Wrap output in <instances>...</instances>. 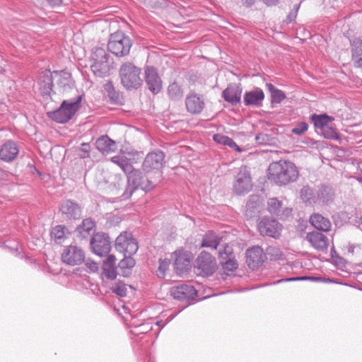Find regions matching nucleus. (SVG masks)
Instances as JSON below:
<instances>
[{
    "label": "nucleus",
    "mask_w": 362,
    "mask_h": 362,
    "mask_svg": "<svg viewBox=\"0 0 362 362\" xmlns=\"http://www.w3.org/2000/svg\"><path fill=\"white\" fill-rule=\"evenodd\" d=\"M78 150L80 158H87L90 157V146L88 143H82Z\"/></svg>",
    "instance_id": "48"
},
{
    "label": "nucleus",
    "mask_w": 362,
    "mask_h": 362,
    "mask_svg": "<svg viewBox=\"0 0 362 362\" xmlns=\"http://www.w3.org/2000/svg\"><path fill=\"white\" fill-rule=\"evenodd\" d=\"M4 171L0 168V178L2 177Z\"/></svg>",
    "instance_id": "61"
},
{
    "label": "nucleus",
    "mask_w": 362,
    "mask_h": 362,
    "mask_svg": "<svg viewBox=\"0 0 362 362\" xmlns=\"http://www.w3.org/2000/svg\"><path fill=\"white\" fill-rule=\"evenodd\" d=\"M213 139L214 141L219 144L229 146L232 148H235L238 152L241 151L240 148L237 144L229 136H225L221 134H216L214 135Z\"/></svg>",
    "instance_id": "38"
},
{
    "label": "nucleus",
    "mask_w": 362,
    "mask_h": 362,
    "mask_svg": "<svg viewBox=\"0 0 362 362\" xmlns=\"http://www.w3.org/2000/svg\"><path fill=\"white\" fill-rule=\"evenodd\" d=\"M65 230L66 228L61 225L56 226L53 228L51 235L57 243L61 244L64 241L65 238Z\"/></svg>",
    "instance_id": "42"
},
{
    "label": "nucleus",
    "mask_w": 362,
    "mask_h": 362,
    "mask_svg": "<svg viewBox=\"0 0 362 362\" xmlns=\"http://www.w3.org/2000/svg\"><path fill=\"white\" fill-rule=\"evenodd\" d=\"M52 6H58L62 4V0H47Z\"/></svg>",
    "instance_id": "56"
},
{
    "label": "nucleus",
    "mask_w": 362,
    "mask_h": 362,
    "mask_svg": "<svg viewBox=\"0 0 362 362\" xmlns=\"http://www.w3.org/2000/svg\"><path fill=\"white\" fill-rule=\"evenodd\" d=\"M216 262L215 258L209 252L202 251L196 259L194 272L200 276H209L216 271Z\"/></svg>",
    "instance_id": "8"
},
{
    "label": "nucleus",
    "mask_w": 362,
    "mask_h": 362,
    "mask_svg": "<svg viewBox=\"0 0 362 362\" xmlns=\"http://www.w3.org/2000/svg\"><path fill=\"white\" fill-rule=\"evenodd\" d=\"M83 95L64 100L60 106L55 110L47 112V117L59 124H66L75 115L81 107Z\"/></svg>",
    "instance_id": "2"
},
{
    "label": "nucleus",
    "mask_w": 362,
    "mask_h": 362,
    "mask_svg": "<svg viewBox=\"0 0 362 362\" xmlns=\"http://www.w3.org/2000/svg\"><path fill=\"white\" fill-rule=\"evenodd\" d=\"M116 258L114 255H108L107 259L103 262V265L115 266Z\"/></svg>",
    "instance_id": "51"
},
{
    "label": "nucleus",
    "mask_w": 362,
    "mask_h": 362,
    "mask_svg": "<svg viewBox=\"0 0 362 362\" xmlns=\"http://www.w3.org/2000/svg\"><path fill=\"white\" fill-rule=\"evenodd\" d=\"M59 211L66 219L78 220L81 217L82 208L76 202L71 199H65L62 202Z\"/></svg>",
    "instance_id": "14"
},
{
    "label": "nucleus",
    "mask_w": 362,
    "mask_h": 362,
    "mask_svg": "<svg viewBox=\"0 0 362 362\" xmlns=\"http://www.w3.org/2000/svg\"><path fill=\"white\" fill-rule=\"evenodd\" d=\"M264 257L269 258L270 260H278L282 258L283 253L281 250L275 246H269L264 252Z\"/></svg>",
    "instance_id": "41"
},
{
    "label": "nucleus",
    "mask_w": 362,
    "mask_h": 362,
    "mask_svg": "<svg viewBox=\"0 0 362 362\" xmlns=\"http://www.w3.org/2000/svg\"><path fill=\"white\" fill-rule=\"evenodd\" d=\"M128 288H132V286L120 281L115 282L110 288L112 293L120 297L127 296Z\"/></svg>",
    "instance_id": "40"
},
{
    "label": "nucleus",
    "mask_w": 362,
    "mask_h": 362,
    "mask_svg": "<svg viewBox=\"0 0 362 362\" xmlns=\"http://www.w3.org/2000/svg\"><path fill=\"white\" fill-rule=\"evenodd\" d=\"M317 189L306 185H303L300 190V197L302 201L308 206H315L316 204Z\"/></svg>",
    "instance_id": "29"
},
{
    "label": "nucleus",
    "mask_w": 362,
    "mask_h": 362,
    "mask_svg": "<svg viewBox=\"0 0 362 362\" xmlns=\"http://www.w3.org/2000/svg\"><path fill=\"white\" fill-rule=\"evenodd\" d=\"M144 75L145 82L149 90H160L163 82L156 67L153 66H146Z\"/></svg>",
    "instance_id": "17"
},
{
    "label": "nucleus",
    "mask_w": 362,
    "mask_h": 362,
    "mask_svg": "<svg viewBox=\"0 0 362 362\" xmlns=\"http://www.w3.org/2000/svg\"><path fill=\"white\" fill-rule=\"evenodd\" d=\"M108 95L115 104L119 103V92H108Z\"/></svg>",
    "instance_id": "53"
},
{
    "label": "nucleus",
    "mask_w": 362,
    "mask_h": 362,
    "mask_svg": "<svg viewBox=\"0 0 362 362\" xmlns=\"http://www.w3.org/2000/svg\"><path fill=\"white\" fill-rule=\"evenodd\" d=\"M310 222L316 229L325 232L329 231L332 226L329 218L320 214H315L310 216Z\"/></svg>",
    "instance_id": "28"
},
{
    "label": "nucleus",
    "mask_w": 362,
    "mask_h": 362,
    "mask_svg": "<svg viewBox=\"0 0 362 362\" xmlns=\"http://www.w3.org/2000/svg\"><path fill=\"white\" fill-rule=\"evenodd\" d=\"M306 240L317 250L323 251L327 248L328 238L321 233L317 231L308 233L306 235Z\"/></svg>",
    "instance_id": "23"
},
{
    "label": "nucleus",
    "mask_w": 362,
    "mask_h": 362,
    "mask_svg": "<svg viewBox=\"0 0 362 362\" xmlns=\"http://www.w3.org/2000/svg\"><path fill=\"white\" fill-rule=\"evenodd\" d=\"M255 139L259 144H266L268 139L267 135L264 134H259L256 136Z\"/></svg>",
    "instance_id": "52"
},
{
    "label": "nucleus",
    "mask_w": 362,
    "mask_h": 362,
    "mask_svg": "<svg viewBox=\"0 0 362 362\" xmlns=\"http://www.w3.org/2000/svg\"><path fill=\"white\" fill-rule=\"evenodd\" d=\"M116 249L124 255H133L139 248L136 240L131 233H122L115 240Z\"/></svg>",
    "instance_id": "9"
},
{
    "label": "nucleus",
    "mask_w": 362,
    "mask_h": 362,
    "mask_svg": "<svg viewBox=\"0 0 362 362\" xmlns=\"http://www.w3.org/2000/svg\"><path fill=\"white\" fill-rule=\"evenodd\" d=\"M255 90L258 91V90H262L260 88H256Z\"/></svg>",
    "instance_id": "63"
},
{
    "label": "nucleus",
    "mask_w": 362,
    "mask_h": 362,
    "mask_svg": "<svg viewBox=\"0 0 362 362\" xmlns=\"http://www.w3.org/2000/svg\"><path fill=\"white\" fill-rule=\"evenodd\" d=\"M95 222L92 218H87L83 220L76 230L82 238H86L95 232Z\"/></svg>",
    "instance_id": "31"
},
{
    "label": "nucleus",
    "mask_w": 362,
    "mask_h": 362,
    "mask_svg": "<svg viewBox=\"0 0 362 362\" xmlns=\"http://www.w3.org/2000/svg\"><path fill=\"white\" fill-rule=\"evenodd\" d=\"M132 46L131 38L120 31L111 34L107 44L108 50L119 57L128 55Z\"/></svg>",
    "instance_id": "6"
},
{
    "label": "nucleus",
    "mask_w": 362,
    "mask_h": 362,
    "mask_svg": "<svg viewBox=\"0 0 362 362\" xmlns=\"http://www.w3.org/2000/svg\"><path fill=\"white\" fill-rule=\"evenodd\" d=\"M170 293L175 299L184 300L193 299L197 296V291L192 285L182 284L173 287Z\"/></svg>",
    "instance_id": "16"
},
{
    "label": "nucleus",
    "mask_w": 362,
    "mask_h": 362,
    "mask_svg": "<svg viewBox=\"0 0 362 362\" xmlns=\"http://www.w3.org/2000/svg\"><path fill=\"white\" fill-rule=\"evenodd\" d=\"M111 161L120 167V168L128 174L134 169L132 165L129 162L128 159L122 155H117L112 157Z\"/></svg>",
    "instance_id": "37"
},
{
    "label": "nucleus",
    "mask_w": 362,
    "mask_h": 362,
    "mask_svg": "<svg viewBox=\"0 0 362 362\" xmlns=\"http://www.w3.org/2000/svg\"><path fill=\"white\" fill-rule=\"evenodd\" d=\"M129 325L132 328L131 330L132 334L136 336L147 334L153 329V323L151 322H146L138 324L136 322V318L134 317H132Z\"/></svg>",
    "instance_id": "30"
},
{
    "label": "nucleus",
    "mask_w": 362,
    "mask_h": 362,
    "mask_svg": "<svg viewBox=\"0 0 362 362\" xmlns=\"http://www.w3.org/2000/svg\"><path fill=\"white\" fill-rule=\"evenodd\" d=\"M54 81H56L57 88L59 89L68 90L74 88V82L68 71H54Z\"/></svg>",
    "instance_id": "22"
},
{
    "label": "nucleus",
    "mask_w": 362,
    "mask_h": 362,
    "mask_svg": "<svg viewBox=\"0 0 362 362\" xmlns=\"http://www.w3.org/2000/svg\"><path fill=\"white\" fill-rule=\"evenodd\" d=\"M92 251L100 257L109 254L111 250V241L109 236L105 233H97L90 242Z\"/></svg>",
    "instance_id": "11"
},
{
    "label": "nucleus",
    "mask_w": 362,
    "mask_h": 362,
    "mask_svg": "<svg viewBox=\"0 0 362 362\" xmlns=\"http://www.w3.org/2000/svg\"><path fill=\"white\" fill-rule=\"evenodd\" d=\"M103 273L105 276L110 280H113L117 277V267L115 266L103 265Z\"/></svg>",
    "instance_id": "46"
},
{
    "label": "nucleus",
    "mask_w": 362,
    "mask_h": 362,
    "mask_svg": "<svg viewBox=\"0 0 362 362\" xmlns=\"http://www.w3.org/2000/svg\"><path fill=\"white\" fill-rule=\"evenodd\" d=\"M95 146L96 148L103 154H108L115 151L117 149L115 141L107 135L99 137L95 141Z\"/></svg>",
    "instance_id": "25"
},
{
    "label": "nucleus",
    "mask_w": 362,
    "mask_h": 362,
    "mask_svg": "<svg viewBox=\"0 0 362 362\" xmlns=\"http://www.w3.org/2000/svg\"><path fill=\"white\" fill-rule=\"evenodd\" d=\"M86 267L91 271V272H97L98 269V264L95 262H89L87 261L86 262Z\"/></svg>",
    "instance_id": "54"
},
{
    "label": "nucleus",
    "mask_w": 362,
    "mask_h": 362,
    "mask_svg": "<svg viewBox=\"0 0 362 362\" xmlns=\"http://www.w3.org/2000/svg\"><path fill=\"white\" fill-rule=\"evenodd\" d=\"M242 92H222L224 100L233 105H235L240 101Z\"/></svg>",
    "instance_id": "43"
},
{
    "label": "nucleus",
    "mask_w": 362,
    "mask_h": 362,
    "mask_svg": "<svg viewBox=\"0 0 362 362\" xmlns=\"http://www.w3.org/2000/svg\"><path fill=\"white\" fill-rule=\"evenodd\" d=\"M252 181L250 171L245 165L239 168L238 173L234 178L233 190L237 195H245L252 189Z\"/></svg>",
    "instance_id": "7"
},
{
    "label": "nucleus",
    "mask_w": 362,
    "mask_h": 362,
    "mask_svg": "<svg viewBox=\"0 0 362 362\" xmlns=\"http://www.w3.org/2000/svg\"><path fill=\"white\" fill-rule=\"evenodd\" d=\"M132 255H124V258L119 262L118 267L123 276H127L130 274V269L135 266V260Z\"/></svg>",
    "instance_id": "34"
},
{
    "label": "nucleus",
    "mask_w": 362,
    "mask_h": 362,
    "mask_svg": "<svg viewBox=\"0 0 362 362\" xmlns=\"http://www.w3.org/2000/svg\"><path fill=\"white\" fill-rule=\"evenodd\" d=\"M299 8H300V4H296L294 6L293 10L287 16V18H286L287 23H291V22L295 21V19L296 18Z\"/></svg>",
    "instance_id": "50"
},
{
    "label": "nucleus",
    "mask_w": 362,
    "mask_h": 362,
    "mask_svg": "<svg viewBox=\"0 0 362 362\" xmlns=\"http://www.w3.org/2000/svg\"><path fill=\"white\" fill-rule=\"evenodd\" d=\"M267 87L269 90H279V89L275 88L274 86L271 83H267Z\"/></svg>",
    "instance_id": "59"
},
{
    "label": "nucleus",
    "mask_w": 362,
    "mask_h": 362,
    "mask_svg": "<svg viewBox=\"0 0 362 362\" xmlns=\"http://www.w3.org/2000/svg\"><path fill=\"white\" fill-rule=\"evenodd\" d=\"M185 105L189 112L197 115L202 111L204 107V99L200 94L192 92L187 96Z\"/></svg>",
    "instance_id": "20"
},
{
    "label": "nucleus",
    "mask_w": 362,
    "mask_h": 362,
    "mask_svg": "<svg viewBox=\"0 0 362 362\" xmlns=\"http://www.w3.org/2000/svg\"><path fill=\"white\" fill-rule=\"evenodd\" d=\"M229 90V88L228 87V88H226L224 90H225V91H227V90Z\"/></svg>",
    "instance_id": "64"
},
{
    "label": "nucleus",
    "mask_w": 362,
    "mask_h": 362,
    "mask_svg": "<svg viewBox=\"0 0 362 362\" xmlns=\"http://www.w3.org/2000/svg\"><path fill=\"white\" fill-rule=\"evenodd\" d=\"M322 279L321 277H314V276H296V277H290V278H286V279H279L275 282H274V284H279L281 282H289V281H320Z\"/></svg>",
    "instance_id": "44"
},
{
    "label": "nucleus",
    "mask_w": 362,
    "mask_h": 362,
    "mask_svg": "<svg viewBox=\"0 0 362 362\" xmlns=\"http://www.w3.org/2000/svg\"><path fill=\"white\" fill-rule=\"evenodd\" d=\"M264 98V92H246L244 101L247 105H258Z\"/></svg>",
    "instance_id": "36"
},
{
    "label": "nucleus",
    "mask_w": 362,
    "mask_h": 362,
    "mask_svg": "<svg viewBox=\"0 0 362 362\" xmlns=\"http://www.w3.org/2000/svg\"><path fill=\"white\" fill-rule=\"evenodd\" d=\"M160 323H161V321H157V322H156V325L157 326H160Z\"/></svg>",
    "instance_id": "62"
},
{
    "label": "nucleus",
    "mask_w": 362,
    "mask_h": 362,
    "mask_svg": "<svg viewBox=\"0 0 362 362\" xmlns=\"http://www.w3.org/2000/svg\"><path fill=\"white\" fill-rule=\"evenodd\" d=\"M267 210L271 214L275 215L281 218H283L284 214L288 215L291 212V210L288 208H286L283 210L282 202L276 197L268 199Z\"/></svg>",
    "instance_id": "27"
},
{
    "label": "nucleus",
    "mask_w": 362,
    "mask_h": 362,
    "mask_svg": "<svg viewBox=\"0 0 362 362\" xmlns=\"http://www.w3.org/2000/svg\"><path fill=\"white\" fill-rule=\"evenodd\" d=\"M232 254L231 250L229 247H226L224 250H219L218 255L221 258L220 263L222 264L225 270L233 272L238 268V262L234 258L230 257Z\"/></svg>",
    "instance_id": "24"
},
{
    "label": "nucleus",
    "mask_w": 362,
    "mask_h": 362,
    "mask_svg": "<svg viewBox=\"0 0 362 362\" xmlns=\"http://www.w3.org/2000/svg\"><path fill=\"white\" fill-rule=\"evenodd\" d=\"M272 104L274 106L275 104L280 103L286 98L284 92H271Z\"/></svg>",
    "instance_id": "49"
},
{
    "label": "nucleus",
    "mask_w": 362,
    "mask_h": 362,
    "mask_svg": "<svg viewBox=\"0 0 362 362\" xmlns=\"http://www.w3.org/2000/svg\"><path fill=\"white\" fill-rule=\"evenodd\" d=\"M244 1L247 6H251L254 4V0H244Z\"/></svg>",
    "instance_id": "60"
},
{
    "label": "nucleus",
    "mask_w": 362,
    "mask_h": 362,
    "mask_svg": "<svg viewBox=\"0 0 362 362\" xmlns=\"http://www.w3.org/2000/svg\"><path fill=\"white\" fill-rule=\"evenodd\" d=\"M354 225L358 227L362 230V228L361 227L362 226V218L356 217L354 219Z\"/></svg>",
    "instance_id": "57"
},
{
    "label": "nucleus",
    "mask_w": 362,
    "mask_h": 362,
    "mask_svg": "<svg viewBox=\"0 0 362 362\" xmlns=\"http://www.w3.org/2000/svg\"><path fill=\"white\" fill-rule=\"evenodd\" d=\"M62 260L68 265H78L85 260V252L76 245H69L64 249Z\"/></svg>",
    "instance_id": "12"
},
{
    "label": "nucleus",
    "mask_w": 362,
    "mask_h": 362,
    "mask_svg": "<svg viewBox=\"0 0 362 362\" xmlns=\"http://www.w3.org/2000/svg\"><path fill=\"white\" fill-rule=\"evenodd\" d=\"M311 119L316 128L324 129L333 119L327 115H313Z\"/></svg>",
    "instance_id": "39"
},
{
    "label": "nucleus",
    "mask_w": 362,
    "mask_h": 362,
    "mask_svg": "<svg viewBox=\"0 0 362 362\" xmlns=\"http://www.w3.org/2000/svg\"><path fill=\"white\" fill-rule=\"evenodd\" d=\"M259 213V198L257 196H251L246 203L245 216L250 219L258 216Z\"/></svg>",
    "instance_id": "32"
},
{
    "label": "nucleus",
    "mask_w": 362,
    "mask_h": 362,
    "mask_svg": "<svg viewBox=\"0 0 362 362\" xmlns=\"http://www.w3.org/2000/svg\"><path fill=\"white\" fill-rule=\"evenodd\" d=\"M90 69L96 76L104 77L109 74L112 65V59L105 49L103 47H95L92 50L90 56Z\"/></svg>",
    "instance_id": "3"
},
{
    "label": "nucleus",
    "mask_w": 362,
    "mask_h": 362,
    "mask_svg": "<svg viewBox=\"0 0 362 362\" xmlns=\"http://www.w3.org/2000/svg\"><path fill=\"white\" fill-rule=\"evenodd\" d=\"M352 57L354 62L362 67V39H356L352 44Z\"/></svg>",
    "instance_id": "35"
},
{
    "label": "nucleus",
    "mask_w": 362,
    "mask_h": 362,
    "mask_svg": "<svg viewBox=\"0 0 362 362\" xmlns=\"http://www.w3.org/2000/svg\"><path fill=\"white\" fill-rule=\"evenodd\" d=\"M308 129V124L305 122H298L294 128L292 129V132L296 135H302Z\"/></svg>",
    "instance_id": "47"
},
{
    "label": "nucleus",
    "mask_w": 362,
    "mask_h": 362,
    "mask_svg": "<svg viewBox=\"0 0 362 362\" xmlns=\"http://www.w3.org/2000/svg\"><path fill=\"white\" fill-rule=\"evenodd\" d=\"M19 148L16 142L12 140L6 141L0 148V159L4 162H12L18 156Z\"/></svg>",
    "instance_id": "21"
},
{
    "label": "nucleus",
    "mask_w": 362,
    "mask_h": 362,
    "mask_svg": "<svg viewBox=\"0 0 362 362\" xmlns=\"http://www.w3.org/2000/svg\"><path fill=\"white\" fill-rule=\"evenodd\" d=\"M170 260L168 259H160L159 260V267L157 271V276L159 278H164L166 274V272L168 270L170 265Z\"/></svg>",
    "instance_id": "45"
},
{
    "label": "nucleus",
    "mask_w": 362,
    "mask_h": 362,
    "mask_svg": "<svg viewBox=\"0 0 362 362\" xmlns=\"http://www.w3.org/2000/svg\"><path fill=\"white\" fill-rule=\"evenodd\" d=\"M127 175V187L122 197L123 199H129L133 192L140 188L144 191H149L155 185L148 179H145L139 170L133 169Z\"/></svg>",
    "instance_id": "4"
},
{
    "label": "nucleus",
    "mask_w": 362,
    "mask_h": 362,
    "mask_svg": "<svg viewBox=\"0 0 362 362\" xmlns=\"http://www.w3.org/2000/svg\"><path fill=\"white\" fill-rule=\"evenodd\" d=\"M175 257L174 269L179 276L182 275L190 269L191 253L189 252L179 250L173 252Z\"/></svg>",
    "instance_id": "15"
},
{
    "label": "nucleus",
    "mask_w": 362,
    "mask_h": 362,
    "mask_svg": "<svg viewBox=\"0 0 362 362\" xmlns=\"http://www.w3.org/2000/svg\"><path fill=\"white\" fill-rule=\"evenodd\" d=\"M54 72L49 70L42 71L37 78V84L39 90H52L54 87Z\"/></svg>",
    "instance_id": "26"
},
{
    "label": "nucleus",
    "mask_w": 362,
    "mask_h": 362,
    "mask_svg": "<svg viewBox=\"0 0 362 362\" xmlns=\"http://www.w3.org/2000/svg\"><path fill=\"white\" fill-rule=\"evenodd\" d=\"M298 176L297 167L288 160H281L273 162L268 168L269 180L280 187L296 182Z\"/></svg>",
    "instance_id": "1"
},
{
    "label": "nucleus",
    "mask_w": 362,
    "mask_h": 362,
    "mask_svg": "<svg viewBox=\"0 0 362 362\" xmlns=\"http://www.w3.org/2000/svg\"><path fill=\"white\" fill-rule=\"evenodd\" d=\"M258 230L262 235L274 238L279 236L282 226L275 219L263 218L258 223Z\"/></svg>",
    "instance_id": "13"
},
{
    "label": "nucleus",
    "mask_w": 362,
    "mask_h": 362,
    "mask_svg": "<svg viewBox=\"0 0 362 362\" xmlns=\"http://www.w3.org/2000/svg\"><path fill=\"white\" fill-rule=\"evenodd\" d=\"M334 191L328 185H320L317 186L316 194V206H325L330 204L334 198Z\"/></svg>",
    "instance_id": "19"
},
{
    "label": "nucleus",
    "mask_w": 362,
    "mask_h": 362,
    "mask_svg": "<svg viewBox=\"0 0 362 362\" xmlns=\"http://www.w3.org/2000/svg\"><path fill=\"white\" fill-rule=\"evenodd\" d=\"M165 154L163 151L158 150L148 153L144 162L143 169L146 173L155 170L159 177L161 176V169L164 165Z\"/></svg>",
    "instance_id": "10"
},
{
    "label": "nucleus",
    "mask_w": 362,
    "mask_h": 362,
    "mask_svg": "<svg viewBox=\"0 0 362 362\" xmlns=\"http://www.w3.org/2000/svg\"><path fill=\"white\" fill-rule=\"evenodd\" d=\"M104 88H105V90H114L113 84H112V83L111 81L107 82L104 85Z\"/></svg>",
    "instance_id": "58"
},
{
    "label": "nucleus",
    "mask_w": 362,
    "mask_h": 362,
    "mask_svg": "<svg viewBox=\"0 0 362 362\" xmlns=\"http://www.w3.org/2000/svg\"><path fill=\"white\" fill-rule=\"evenodd\" d=\"M141 69L132 62L123 64L119 69L121 83L127 89H138L142 84Z\"/></svg>",
    "instance_id": "5"
},
{
    "label": "nucleus",
    "mask_w": 362,
    "mask_h": 362,
    "mask_svg": "<svg viewBox=\"0 0 362 362\" xmlns=\"http://www.w3.org/2000/svg\"><path fill=\"white\" fill-rule=\"evenodd\" d=\"M246 262L252 269L258 268L264 262V252L259 246H254L246 252Z\"/></svg>",
    "instance_id": "18"
},
{
    "label": "nucleus",
    "mask_w": 362,
    "mask_h": 362,
    "mask_svg": "<svg viewBox=\"0 0 362 362\" xmlns=\"http://www.w3.org/2000/svg\"><path fill=\"white\" fill-rule=\"evenodd\" d=\"M263 2L268 6L276 5L280 0H262Z\"/></svg>",
    "instance_id": "55"
},
{
    "label": "nucleus",
    "mask_w": 362,
    "mask_h": 362,
    "mask_svg": "<svg viewBox=\"0 0 362 362\" xmlns=\"http://www.w3.org/2000/svg\"><path fill=\"white\" fill-rule=\"evenodd\" d=\"M220 244V238L216 233L212 230H209L204 234L202 238V247H209L212 250H216Z\"/></svg>",
    "instance_id": "33"
}]
</instances>
